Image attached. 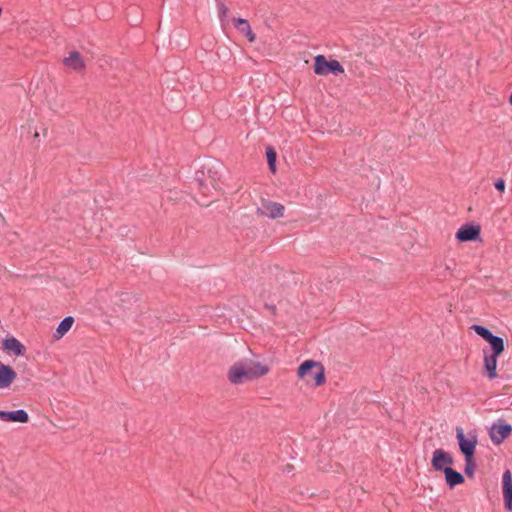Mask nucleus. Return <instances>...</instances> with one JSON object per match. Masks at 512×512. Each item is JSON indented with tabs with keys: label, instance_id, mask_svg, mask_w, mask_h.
I'll list each match as a JSON object with an SVG mask.
<instances>
[{
	"label": "nucleus",
	"instance_id": "nucleus-6",
	"mask_svg": "<svg viewBox=\"0 0 512 512\" xmlns=\"http://www.w3.org/2000/svg\"><path fill=\"white\" fill-rule=\"evenodd\" d=\"M456 439L463 456L474 457L477 445V435L475 433H468V436H466L463 429L461 427H457Z\"/></svg>",
	"mask_w": 512,
	"mask_h": 512
},
{
	"label": "nucleus",
	"instance_id": "nucleus-4",
	"mask_svg": "<svg viewBox=\"0 0 512 512\" xmlns=\"http://www.w3.org/2000/svg\"><path fill=\"white\" fill-rule=\"evenodd\" d=\"M298 376L306 379L308 382L312 380L316 386H320L325 382V371L323 366L314 360H306L298 367Z\"/></svg>",
	"mask_w": 512,
	"mask_h": 512
},
{
	"label": "nucleus",
	"instance_id": "nucleus-20",
	"mask_svg": "<svg viewBox=\"0 0 512 512\" xmlns=\"http://www.w3.org/2000/svg\"><path fill=\"white\" fill-rule=\"evenodd\" d=\"M465 458V467H464V473L471 477L474 474L476 465L474 461V457H464Z\"/></svg>",
	"mask_w": 512,
	"mask_h": 512
},
{
	"label": "nucleus",
	"instance_id": "nucleus-7",
	"mask_svg": "<svg viewBox=\"0 0 512 512\" xmlns=\"http://www.w3.org/2000/svg\"><path fill=\"white\" fill-rule=\"evenodd\" d=\"M454 463L451 454L443 449H436L432 453L431 466L435 471L444 472Z\"/></svg>",
	"mask_w": 512,
	"mask_h": 512
},
{
	"label": "nucleus",
	"instance_id": "nucleus-10",
	"mask_svg": "<svg viewBox=\"0 0 512 512\" xmlns=\"http://www.w3.org/2000/svg\"><path fill=\"white\" fill-rule=\"evenodd\" d=\"M258 212L269 219H277L283 216L284 206L277 202L264 201L257 208Z\"/></svg>",
	"mask_w": 512,
	"mask_h": 512
},
{
	"label": "nucleus",
	"instance_id": "nucleus-24",
	"mask_svg": "<svg viewBox=\"0 0 512 512\" xmlns=\"http://www.w3.org/2000/svg\"><path fill=\"white\" fill-rule=\"evenodd\" d=\"M451 267L449 265L445 266V270L450 271Z\"/></svg>",
	"mask_w": 512,
	"mask_h": 512
},
{
	"label": "nucleus",
	"instance_id": "nucleus-12",
	"mask_svg": "<svg viewBox=\"0 0 512 512\" xmlns=\"http://www.w3.org/2000/svg\"><path fill=\"white\" fill-rule=\"evenodd\" d=\"M0 419L4 422L27 423L29 421V415L24 409L13 411H4L0 409Z\"/></svg>",
	"mask_w": 512,
	"mask_h": 512
},
{
	"label": "nucleus",
	"instance_id": "nucleus-18",
	"mask_svg": "<svg viewBox=\"0 0 512 512\" xmlns=\"http://www.w3.org/2000/svg\"><path fill=\"white\" fill-rule=\"evenodd\" d=\"M64 63L73 70H79L83 67V60L77 51L71 52L70 55L64 59Z\"/></svg>",
	"mask_w": 512,
	"mask_h": 512
},
{
	"label": "nucleus",
	"instance_id": "nucleus-8",
	"mask_svg": "<svg viewBox=\"0 0 512 512\" xmlns=\"http://www.w3.org/2000/svg\"><path fill=\"white\" fill-rule=\"evenodd\" d=\"M512 433V425L507 422L493 424L489 428V437L493 444L500 445Z\"/></svg>",
	"mask_w": 512,
	"mask_h": 512
},
{
	"label": "nucleus",
	"instance_id": "nucleus-5",
	"mask_svg": "<svg viewBox=\"0 0 512 512\" xmlns=\"http://www.w3.org/2000/svg\"><path fill=\"white\" fill-rule=\"evenodd\" d=\"M314 73L316 75L326 76L332 74L338 76L344 72L343 66L337 60H327L324 55H317L314 58Z\"/></svg>",
	"mask_w": 512,
	"mask_h": 512
},
{
	"label": "nucleus",
	"instance_id": "nucleus-3",
	"mask_svg": "<svg viewBox=\"0 0 512 512\" xmlns=\"http://www.w3.org/2000/svg\"><path fill=\"white\" fill-rule=\"evenodd\" d=\"M221 166L222 165L219 162L211 159L201 165L200 172L203 176L207 173V178L197 176L196 181L203 193L208 190V186H212L214 189H217L215 182L220 179L221 173L218 169L221 168Z\"/></svg>",
	"mask_w": 512,
	"mask_h": 512
},
{
	"label": "nucleus",
	"instance_id": "nucleus-16",
	"mask_svg": "<svg viewBox=\"0 0 512 512\" xmlns=\"http://www.w3.org/2000/svg\"><path fill=\"white\" fill-rule=\"evenodd\" d=\"M235 28L243 33L250 42L255 40V34L253 33L249 22L244 18H235L234 20Z\"/></svg>",
	"mask_w": 512,
	"mask_h": 512
},
{
	"label": "nucleus",
	"instance_id": "nucleus-17",
	"mask_svg": "<svg viewBox=\"0 0 512 512\" xmlns=\"http://www.w3.org/2000/svg\"><path fill=\"white\" fill-rule=\"evenodd\" d=\"M73 323L74 318L72 316H66L65 318H63L56 328L54 337L56 339L62 338L71 329Z\"/></svg>",
	"mask_w": 512,
	"mask_h": 512
},
{
	"label": "nucleus",
	"instance_id": "nucleus-14",
	"mask_svg": "<svg viewBox=\"0 0 512 512\" xmlns=\"http://www.w3.org/2000/svg\"><path fill=\"white\" fill-rule=\"evenodd\" d=\"M16 378V372L9 365L0 364V389L7 388Z\"/></svg>",
	"mask_w": 512,
	"mask_h": 512
},
{
	"label": "nucleus",
	"instance_id": "nucleus-11",
	"mask_svg": "<svg viewBox=\"0 0 512 512\" xmlns=\"http://www.w3.org/2000/svg\"><path fill=\"white\" fill-rule=\"evenodd\" d=\"M502 488L504 507L507 511L512 512V474L510 470H506L503 473Z\"/></svg>",
	"mask_w": 512,
	"mask_h": 512
},
{
	"label": "nucleus",
	"instance_id": "nucleus-13",
	"mask_svg": "<svg viewBox=\"0 0 512 512\" xmlns=\"http://www.w3.org/2000/svg\"><path fill=\"white\" fill-rule=\"evenodd\" d=\"M3 348L15 356H22L25 353V346L15 337H7L3 340Z\"/></svg>",
	"mask_w": 512,
	"mask_h": 512
},
{
	"label": "nucleus",
	"instance_id": "nucleus-9",
	"mask_svg": "<svg viewBox=\"0 0 512 512\" xmlns=\"http://www.w3.org/2000/svg\"><path fill=\"white\" fill-rule=\"evenodd\" d=\"M455 237L459 242L476 241L480 237V227L475 224H464L458 229Z\"/></svg>",
	"mask_w": 512,
	"mask_h": 512
},
{
	"label": "nucleus",
	"instance_id": "nucleus-19",
	"mask_svg": "<svg viewBox=\"0 0 512 512\" xmlns=\"http://www.w3.org/2000/svg\"><path fill=\"white\" fill-rule=\"evenodd\" d=\"M276 157H277L276 152L273 149V147H270V146L267 147L266 148L267 163H268L269 168L273 172L276 170Z\"/></svg>",
	"mask_w": 512,
	"mask_h": 512
},
{
	"label": "nucleus",
	"instance_id": "nucleus-22",
	"mask_svg": "<svg viewBox=\"0 0 512 512\" xmlns=\"http://www.w3.org/2000/svg\"><path fill=\"white\" fill-rule=\"evenodd\" d=\"M494 187L499 192H504V190H505V181H504V179H502V178L497 179L495 181V183H494Z\"/></svg>",
	"mask_w": 512,
	"mask_h": 512
},
{
	"label": "nucleus",
	"instance_id": "nucleus-15",
	"mask_svg": "<svg viewBox=\"0 0 512 512\" xmlns=\"http://www.w3.org/2000/svg\"><path fill=\"white\" fill-rule=\"evenodd\" d=\"M443 473L445 476L446 484L451 489L457 485L464 483L465 481L464 476L460 472L454 470L452 467H449Z\"/></svg>",
	"mask_w": 512,
	"mask_h": 512
},
{
	"label": "nucleus",
	"instance_id": "nucleus-23",
	"mask_svg": "<svg viewBox=\"0 0 512 512\" xmlns=\"http://www.w3.org/2000/svg\"><path fill=\"white\" fill-rule=\"evenodd\" d=\"M509 103L512 106V91H511V94H510V97H509Z\"/></svg>",
	"mask_w": 512,
	"mask_h": 512
},
{
	"label": "nucleus",
	"instance_id": "nucleus-1",
	"mask_svg": "<svg viewBox=\"0 0 512 512\" xmlns=\"http://www.w3.org/2000/svg\"><path fill=\"white\" fill-rule=\"evenodd\" d=\"M471 329L489 343V347L483 349V368L485 376L488 379H495L497 377L498 357L505 349L504 339L500 336L494 335L490 329L483 325L473 324Z\"/></svg>",
	"mask_w": 512,
	"mask_h": 512
},
{
	"label": "nucleus",
	"instance_id": "nucleus-2",
	"mask_svg": "<svg viewBox=\"0 0 512 512\" xmlns=\"http://www.w3.org/2000/svg\"><path fill=\"white\" fill-rule=\"evenodd\" d=\"M268 368L259 362L251 360L241 361L234 364L228 372V379L233 384H240L245 380H251L264 376Z\"/></svg>",
	"mask_w": 512,
	"mask_h": 512
},
{
	"label": "nucleus",
	"instance_id": "nucleus-21",
	"mask_svg": "<svg viewBox=\"0 0 512 512\" xmlns=\"http://www.w3.org/2000/svg\"><path fill=\"white\" fill-rule=\"evenodd\" d=\"M218 11H219V18L221 20H223L224 18L227 17L228 8L226 7V5L224 3H222V2L218 3Z\"/></svg>",
	"mask_w": 512,
	"mask_h": 512
}]
</instances>
